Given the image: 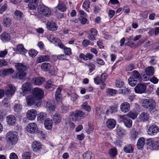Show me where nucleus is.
Masks as SVG:
<instances>
[{
  "label": "nucleus",
  "mask_w": 159,
  "mask_h": 159,
  "mask_svg": "<svg viewBox=\"0 0 159 159\" xmlns=\"http://www.w3.org/2000/svg\"><path fill=\"white\" fill-rule=\"evenodd\" d=\"M50 57L48 55H41L39 57L37 60L38 63H41L43 61H48Z\"/></svg>",
  "instance_id": "obj_25"
},
{
  "label": "nucleus",
  "mask_w": 159,
  "mask_h": 159,
  "mask_svg": "<svg viewBox=\"0 0 159 159\" xmlns=\"http://www.w3.org/2000/svg\"><path fill=\"white\" fill-rule=\"evenodd\" d=\"M78 97V95L76 93H72L71 94V99L73 101L76 100Z\"/></svg>",
  "instance_id": "obj_57"
},
{
  "label": "nucleus",
  "mask_w": 159,
  "mask_h": 159,
  "mask_svg": "<svg viewBox=\"0 0 159 159\" xmlns=\"http://www.w3.org/2000/svg\"><path fill=\"white\" fill-rule=\"evenodd\" d=\"M11 24V21L8 18H5L3 20V24L6 27H9Z\"/></svg>",
  "instance_id": "obj_41"
},
{
  "label": "nucleus",
  "mask_w": 159,
  "mask_h": 159,
  "mask_svg": "<svg viewBox=\"0 0 159 159\" xmlns=\"http://www.w3.org/2000/svg\"><path fill=\"white\" fill-rule=\"evenodd\" d=\"M116 149L115 148L111 149L109 152L110 155L112 157H114L117 154Z\"/></svg>",
  "instance_id": "obj_48"
},
{
  "label": "nucleus",
  "mask_w": 159,
  "mask_h": 159,
  "mask_svg": "<svg viewBox=\"0 0 159 159\" xmlns=\"http://www.w3.org/2000/svg\"><path fill=\"white\" fill-rule=\"evenodd\" d=\"M32 88L31 84L29 82H26L22 86V89L24 92L30 90Z\"/></svg>",
  "instance_id": "obj_29"
},
{
  "label": "nucleus",
  "mask_w": 159,
  "mask_h": 159,
  "mask_svg": "<svg viewBox=\"0 0 159 159\" xmlns=\"http://www.w3.org/2000/svg\"><path fill=\"white\" fill-rule=\"evenodd\" d=\"M118 119L120 122H122L127 128H130L132 126V121L129 118L127 117L125 115H119Z\"/></svg>",
  "instance_id": "obj_6"
},
{
  "label": "nucleus",
  "mask_w": 159,
  "mask_h": 159,
  "mask_svg": "<svg viewBox=\"0 0 159 159\" xmlns=\"http://www.w3.org/2000/svg\"><path fill=\"white\" fill-rule=\"evenodd\" d=\"M32 147L34 151L37 152L41 148V145L39 143L35 141L33 142Z\"/></svg>",
  "instance_id": "obj_27"
},
{
  "label": "nucleus",
  "mask_w": 159,
  "mask_h": 159,
  "mask_svg": "<svg viewBox=\"0 0 159 159\" xmlns=\"http://www.w3.org/2000/svg\"><path fill=\"white\" fill-rule=\"evenodd\" d=\"M116 90L111 89H108L107 90V93L111 96L115 95L116 93Z\"/></svg>",
  "instance_id": "obj_52"
},
{
  "label": "nucleus",
  "mask_w": 159,
  "mask_h": 159,
  "mask_svg": "<svg viewBox=\"0 0 159 159\" xmlns=\"http://www.w3.org/2000/svg\"><path fill=\"white\" fill-rule=\"evenodd\" d=\"M22 159H31V156L29 152H25L23 153L22 155Z\"/></svg>",
  "instance_id": "obj_50"
},
{
  "label": "nucleus",
  "mask_w": 159,
  "mask_h": 159,
  "mask_svg": "<svg viewBox=\"0 0 159 159\" xmlns=\"http://www.w3.org/2000/svg\"><path fill=\"white\" fill-rule=\"evenodd\" d=\"M37 53V51L34 49H31L29 52V55L32 57L36 56Z\"/></svg>",
  "instance_id": "obj_55"
},
{
  "label": "nucleus",
  "mask_w": 159,
  "mask_h": 159,
  "mask_svg": "<svg viewBox=\"0 0 159 159\" xmlns=\"http://www.w3.org/2000/svg\"><path fill=\"white\" fill-rule=\"evenodd\" d=\"M129 77L133 78L135 80L140 79L141 78V76L140 74L136 70L133 71V74Z\"/></svg>",
  "instance_id": "obj_36"
},
{
  "label": "nucleus",
  "mask_w": 159,
  "mask_h": 159,
  "mask_svg": "<svg viewBox=\"0 0 159 159\" xmlns=\"http://www.w3.org/2000/svg\"><path fill=\"white\" fill-rule=\"evenodd\" d=\"M37 115V112L34 109L28 110L26 113L27 118L31 120H34L35 118Z\"/></svg>",
  "instance_id": "obj_12"
},
{
  "label": "nucleus",
  "mask_w": 159,
  "mask_h": 159,
  "mask_svg": "<svg viewBox=\"0 0 159 159\" xmlns=\"http://www.w3.org/2000/svg\"><path fill=\"white\" fill-rule=\"evenodd\" d=\"M8 88L6 91V94L8 96H12L13 95L15 92V87L11 84H8Z\"/></svg>",
  "instance_id": "obj_16"
},
{
  "label": "nucleus",
  "mask_w": 159,
  "mask_h": 159,
  "mask_svg": "<svg viewBox=\"0 0 159 159\" xmlns=\"http://www.w3.org/2000/svg\"><path fill=\"white\" fill-rule=\"evenodd\" d=\"M64 49L66 55H70L71 54V49L70 48L65 47Z\"/></svg>",
  "instance_id": "obj_58"
},
{
  "label": "nucleus",
  "mask_w": 159,
  "mask_h": 159,
  "mask_svg": "<svg viewBox=\"0 0 159 159\" xmlns=\"http://www.w3.org/2000/svg\"><path fill=\"white\" fill-rule=\"evenodd\" d=\"M56 7L59 11L62 12L65 11L66 9L65 5L62 3H59Z\"/></svg>",
  "instance_id": "obj_34"
},
{
  "label": "nucleus",
  "mask_w": 159,
  "mask_h": 159,
  "mask_svg": "<svg viewBox=\"0 0 159 159\" xmlns=\"http://www.w3.org/2000/svg\"><path fill=\"white\" fill-rule=\"evenodd\" d=\"M44 124L45 128L48 129H49L52 127V120L47 119L45 120Z\"/></svg>",
  "instance_id": "obj_31"
},
{
  "label": "nucleus",
  "mask_w": 159,
  "mask_h": 159,
  "mask_svg": "<svg viewBox=\"0 0 159 159\" xmlns=\"http://www.w3.org/2000/svg\"><path fill=\"white\" fill-rule=\"evenodd\" d=\"M46 107L48 109L51 111H54L55 108V107L54 105H52L50 102H47Z\"/></svg>",
  "instance_id": "obj_45"
},
{
  "label": "nucleus",
  "mask_w": 159,
  "mask_h": 159,
  "mask_svg": "<svg viewBox=\"0 0 159 159\" xmlns=\"http://www.w3.org/2000/svg\"><path fill=\"white\" fill-rule=\"evenodd\" d=\"M51 66L48 63H44L41 66V69L44 71H48L51 68Z\"/></svg>",
  "instance_id": "obj_35"
},
{
  "label": "nucleus",
  "mask_w": 159,
  "mask_h": 159,
  "mask_svg": "<svg viewBox=\"0 0 159 159\" xmlns=\"http://www.w3.org/2000/svg\"><path fill=\"white\" fill-rule=\"evenodd\" d=\"M46 25L48 29L50 31H56L58 28L57 24L53 21L48 22Z\"/></svg>",
  "instance_id": "obj_17"
},
{
  "label": "nucleus",
  "mask_w": 159,
  "mask_h": 159,
  "mask_svg": "<svg viewBox=\"0 0 159 159\" xmlns=\"http://www.w3.org/2000/svg\"><path fill=\"white\" fill-rule=\"evenodd\" d=\"M88 66L89 68V70L90 72H91L95 69V65L92 63L89 64L88 65Z\"/></svg>",
  "instance_id": "obj_62"
},
{
  "label": "nucleus",
  "mask_w": 159,
  "mask_h": 159,
  "mask_svg": "<svg viewBox=\"0 0 159 159\" xmlns=\"http://www.w3.org/2000/svg\"><path fill=\"white\" fill-rule=\"evenodd\" d=\"M96 114L98 116L101 117L103 114V112H102L101 109L99 107H97L96 108Z\"/></svg>",
  "instance_id": "obj_54"
},
{
  "label": "nucleus",
  "mask_w": 159,
  "mask_h": 159,
  "mask_svg": "<svg viewBox=\"0 0 159 159\" xmlns=\"http://www.w3.org/2000/svg\"><path fill=\"white\" fill-rule=\"evenodd\" d=\"M156 57H150L151 60L149 61V63L151 65H154L156 64L157 62V61L156 59Z\"/></svg>",
  "instance_id": "obj_56"
},
{
  "label": "nucleus",
  "mask_w": 159,
  "mask_h": 159,
  "mask_svg": "<svg viewBox=\"0 0 159 159\" xmlns=\"http://www.w3.org/2000/svg\"><path fill=\"white\" fill-rule=\"evenodd\" d=\"M15 18L20 20L23 16L22 13L18 10L14 12Z\"/></svg>",
  "instance_id": "obj_40"
},
{
  "label": "nucleus",
  "mask_w": 159,
  "mask_h": 159,
  "mask_svg": "<svg viewBox=\"0 0 159 159\" xmlns=\"http://www.w3.org/2000/svg\"><path fill=\"white\" fill-rule=\"evenodd\" d=\"M145 139L143 137L140 138L138 140L137 146L139 149L142 148L145 144Z\"/></svg>",
  "instance_id": "obj_26"
},
{
  "label": "nucleus",
  "mask_w": 159,
  "mask_h": 159,
  "mask_svg": "<svg viewBox=\"0 0 159 159\" xmlns=\"http://www.w3.org/2000/svg\"><path fill=\"white\" fill-rule=\"evenodd\" d=\"M7 65V62L4 59L0 60V67L5 66Z\"/></svg>",
  "instance_id": "obj_59"
},
{
  "label": "nucleus",
  "mask_w": 159,
  "mask_h": 159,
  "mask_svg": "<svg viewBox=\"0 0 159 159\" xmlns=\"http://www.w3.org/2000/svg\"><path fill=\"white\" fill-rule=\"evenodd\" d=\"M116 124V121L113 119H109L106 122L107 127L110 129L113 128Z\"/></svg>",
  "instance_id": "obj_22"
},
{
  "label": "nucleus",
  "mask_w": 159,
  "mask_h": 159,
  "mask_svg": "<svg viewBox=\"0 0 159 159\" xmlns=\"http://www.w3.org/2000/svg\"><path fill=\"white\" fill-rule=\"evenodd\" d=\"M10 159H18L16 154L14 152L11 153L9 156Z\"/></svg>",
  "instance_id": "obj_64"
},
{
  "label": "nucleus",
  "mask_w": 159,
  "mask_h": 159,
  "mask_svg": "<svg viewBox=\"0 0 159 159\" xmlns=\"http://www.w3.org/2000/svg\"><path fill=\"white\" fill-rule=\"evenodd\" d=\"M45 78L43 77H38L33 78L31 81L32 83L36 85H40L45 81Z\"/></svg>",
  "instance_id": "obj_18"
},
{
  "label": "nucleus",
  "mask_w": 159,
  "mask_h": 159,
  "mask_svg": "<svg viewBox=\"0 0 159 159\" xmlns=\"http://www.w3.org/2000/svg\"><path fill=\"white\" fill-rule=\"evenodd\" d=\"M61 87H58L55 93V98L57 103L60 105L62 104V95L61 94Z\"/></svg>",
  "instance_id": "obj_13"
},
{
  "label": "nucleus",
  "mask_w": 159,
  "mask_h": 159,
  "mask_svg": "<svg viewBox=\"0 0 159 159\" xmlns=\"http://www.w3.org/2000/svg\"><path fill=\"white\" fill-rule=\"evenodd\" d=\"M7 121L10 125H14L16 123L15 117L12 115H9L7 117Z\"/></svg>",
  "instance_id": "obj_20"
},
{
  "label": "nucleus",
  "mask_w": 159,
  "mask_h": 159,
  "mask_svg": "<svg viewBox=\"0 0 159 159\" xmlns=\"http://www.w3.org/2000/svg\"><path fill=\"white\" fill-rule=\"evenodd\" d=\"M14 72V70L12 68L1 70H0V76L2 77H5L9 75L13 74Z\"/></svg>",
  "instance_id": "obj_15"
},
{
  "label": "nucleus",
  "mask_w": 159,
  "mask_h": 159,
  "mask_svg": "<svg viewBox=\"0 0 159 159\" xmlns=\"http://www.w3.org/2000/svg\"><path fill=\"white\" fill-rule=\"evenodd\" d=\"M154 67L152 66L148 67L146 69L147 74L149 76L152 75L154 73Z\"/></svg>",
  "instance_id": "obj_33"
},
{
  "label": "nucleus",
  "mask_w": 159,
  "mask_h": 159,
  "mask_svg": "<svg viewBox=\"0 0 159 159\" xmlns=\"http://www.w3.org/2000/svg\"><path fill=\"white\" fill-rule=\"evenodd\" d=\"M143 106L145 109H148L152 115H155L157 112V110L156 107V103L152 99L148 98L143 99Z\"/></svg>",
  "instance_id": "obj_2"
},
{
  "label": "nucleus",
  "mask_w": 159,
  "mask_h": 159,
  "mask_svg": "<svg viewBox=\"0 0 159 159\" xmlns=\"http://www.w3.org/2000/svg\"><path fill=\"white\" fill-rule=\"evenodd\" d=\"M18 136L15 132L10 131L7 134L6 139L7 143L11 145L16 144L18 140Z\"/></svg>",
  "instance_id": "obj_3"
},
{
  "label": "nucleus",
  "mask_w": 159,
  "mask_h": 159,
  "mask_svg": "<svg viewBox=\"0 0 159 159\" xmlns=\"http://www.w3.org/2000/svg\"><path fill=\"white\" fill-rule=\"evenodd\" d=\"M26 129L30 133L33 134L36 132L38 130L36 124L34 123H30L27 125Z\"/></svg>",
  "instance_id": "obj_11"
},
{
  "label": "nucleus",
  "mask_w": 159,
  "mask_h": 159,
  "mask_svg": "<svg viewBox=\"0 0 159 159\" xmlns=\"http://www.w3.org/2000/svg\"><path fill=\"white\" fill-rule=\"evenodd\" d=\"M117 108L115 107H112L111 108L107 111V112H110L111 113L115 112L116 111Z\"/></svg>",
  "instance_id": "obj_61"
},
{
  "label": "nucleus",
  "mask_w": 159,
  "mask_h": 159,
  "mask_svg": "<svg viewBox=\"0 0 159 159\" xmlns=\"http://www.w3.org/2000/svg\"><path fill=\"white\" fill-rule=\"evenodd\" d=\"M22 109V106L20 104H16L14 106V110L16 112H20L21 111Z\"/></svg>",
  "instance_id": "obj_46"
},
{
  "label": "nucleus",
  "mask_w": 159,
  "mask_h": 159,
  "mask_svg": "<svg viewBox=\"0 0 159 159\" xmlns=\"http://www.w3.org/2000/svg\"><path fill=\"white\" fill-rule=\"evenodd\" d=\"M139 118L140 120L142 122L148 121L149 118V115L147 112H143L140 114Z\"/></svg>",
  "instance_id": "obj_19"
},
{
  "label": "nucleus",
  "mask_w": 159,
  "mask_h": 159,
  "mask_svg": "<svg viewBox=\"0 0 159 159\" xmlns=\"http://www.w3.org/2000/svg\"><path fill=\"white\" fill-rule=\"evenodd\" d=\"M54 86L53 82L49 80L46 83L45 88L46 89H51L54 88Z\"/></svg>",
  "instance_id": "obj_38"
},
{
  "label": "nucleus",
  "mask_w": 159,
  "mask_h": 159,
  "mask_svg": "<svg viewBox=\"0 0 159 159\" xmlns=\"http://www.w3.org/2000/svg\"><path fill=\"white\" fill-rule=\"evenodd\" d=\"M16 49L17 51L20 52H23L24 53H25L27 52V51L25 49L22 44L18 45Z\"/></svg>",
  "instance_id": "obj_44"
},
{
  "label": "nucleus",
  "mask_w": 159,
  "mask_h": 159,
  "mask_svg": "<svg viewBox=\"0 0 159 159\" xmlns=\"http://www.w3.org/2000/svg\"><path fill=\"white\" fill-rule=\"evenodd\" d=\"M34 97L37 99L40 100L44 95V91L41 89L39 88H34L33 90Z\"/></svg>",
  "instance_id": "obj_8"
},
{
  "label": "nucleus",
  "mask_w": 159,
  "mask_h": 159,
  "mask_svg": "<svg viewBox=\"0 0 159 159\" xmlns=\"http://www.w3.org/2000/svg\"><path fill=\"white\" fill-rule=\"evenodd\" d=\"M82 43L84 47H86L88 45L90 44L91 43V42L89 40L85 39L83 41Z\"/></svg>",
  "instance_id": "obj_63"
},
{
  "label": "nucleus",
  "mask_w": 159,
  "mask_h": 159,
  "mask_svg": "<svg viewBox=\"0 0 159 159\" xmlns=\"http://www.w3.org/2000/svg\"><path fill=\"white\" fill-rule=\"evenodd\" d=\"M125 130L121 127H118L117 129V133L119 136H122L125 134Z\"/></svg>",
  "instance_id": "obj_49"
},
{
  "label": "nucleus",
  "mask_w": 159,
  "mask_h": 159,
  "mask_svg": "<svg viewBox=\"0 0 159 159\" xmlns=\"http://www.w3.org/2000/svg\"><path fill=\"white\" fill-rule=\"evenodd\" d=\"M128 116L133 119H135L137 117L138 113L136 111H130L127 114Z\"/></svg>",
  "instance_id": "obj_43"
},
{
  "label": "nucleus",
  "mask_w": 159,
  "mask_h": 159,
  "mask_svg": "<svg viewBox=\"0 0 159 159\" xmlns=\"http://www.w3.org/2000/svg\"><path fill=\"white\" fill-rule=\"evenodd\" d=\"M90 1L89 0H85L83 3V7L84 9L87 10L89 7Z\"/></svg>",
  "instance_id": "obj_53"
},
{
  "label": "nucleus",
  "mask_w": 159,
  "mask_h": 159,
  "mask_svg": "<svg viewBox=\"0 0 159 159\" xmlns=\"http://www.w3.org/2000/svg\"><path fill=\"white\" fill-rule=\"evenodd\" d=\"M148 148L150 150H159V141H156L151 139L147 140Z\"/></svg>",
  "instance_id": "obj_7"
},
{
  "label": "nucleus",
  "mask_w": 159,
  "mask_h": 159,
  "mask_svg": "<svg viewBox=\"0 0 159 159\" xmlns=\"http://www.w3.org/2000/svg\"><path fill=\"white\" fill-rule=\"evenodd\" d=\"M38 4V0H30L28 4V8L31 10L35 9Z\"/></svg>",
  "instance_id": "obj_23"
},
{
  "label": "nucleus",
  "mask_w": 159,
  "mask_h": 159,
  "mask_svg": "<svg viewBox=\"0 0 159 159\" xmlns=\"http://www.w3.org/2000/svg\"><path fill=\"white\" fill-rule=\"evenodd\" d=\"M32 95H29L26 97V102L29 106L34 105L35 108L40 106L41 104V101L36 100Z\"/></svg>",
  "instance_id": "obj_5"
},
{
  "label": "nucleus",
  "mask_w": 159,
  "mask_h": 159,
  "mask_svg": "<svg viewBox=\"0 0 159 159\" xmlns=\"http://www.w3.org/2000/svg\"><path fill=\"white\" fill-rule=\"evenodd\" d=\"M147 88L146 85L143 83L138 84L134 88L135 93L141 94L145 92Z\"/></svg>",
  "instance_id": "obj_10"
},
{
  "label": "nucleus",
  "mask_w": 159,
  "mask_h": 159,
  "mask_svg": "<svg viewBox=\"0 0 159 159\" xmlns=\"http://www.w3.org/2000/svg\"><path fill=\"white\" fill-rule=\"evenodd\" d=\"M70 116L72 117V120L74 121L78 120L79 117L76 111L70 112Z\"/></svg>",
  "instance_id": "obj_47"
},
{
  "label": "nucleus",
  "mask_w": 159,
  "mask_h": 159,
  "mask_svg": "<svg viewBox=\"0 0 159 159\" xmlns=\"http://www.w3.org/2000/svg\"><path fill=\"white\" fill-rule=\"evenodd\" d=\"M124 84V82L120 80H116L115 85L117 88H121Z\"/></svg>",
  "instance_id": "obj_51"
},
{
  "label": "nucleus",
  "mask_w": 159,
  "mask_h": 159,
  "mask_svg": "<svg viewBox=\"0 0 159 159\" xmlns=\"http://www.w3.org/2000/svg\"><path fill=\"white\" fill-rule=\"evenodd\" d=\"M93 155V154L91 152L87 151L83 155V157L84 159H91Z\"/></svg>",
  "instance_id": "obj_39"
},
{
  "label": "nucleus",
  "mask_w": 159,
  "mask_h": 159,
  "mask_svg": "<svg viewBox=\"0 0 159 159\" xmlns=\"http://www.w3.org/2000/svg\"><path fill=\"white\" fill-rule=\"evenodd\" d=\"M123 149L126 153H131L133 152L134 148L131 144H128L125 145Z\"/></svg>",
  "instance_id": "obj_30"
},
{
  "label": "nucleus",
  "mask_w": 159,
  "mask_h": 159,
  "mask_svg": "<svg viewBox=\"0 0 159 159\" xmlns=\"http://www.w3.org/2000/svg\"><path fill=\"white\" fill-rule=\"evenodd\" d=\"M1 40L3 42L8 41L11 39L10 34L7 32H3L0 35Z\"/></svg>",
  "instance_id": "obj_21"
},
{
  "label": "nucleus",
  "mask_w": 159,
  "mask_h": 159,
  "mask_svg": "<svg viewBox=\"0 0 159 159\" xmlns=\"http://www.w3.org/2000/svg\"><path fill=\"white\" fill-rule=\"evenodd\" d=\"M120 111L124 113L129 111L130 109V104L127 102L122 103L120 107Z\"/></svg>",
  "instance_id": "obj_14"
},
{
  "label": "nucleus",
  "mask_w": 159,
  "mask_h": 159,
  "mask_svg": "<svg viewBox=\"0 0 159 159\" xmlns=\"http://www.w3.org/2000/svg\"><path fill=\"white\" fill-rule=\"evenodd\" d=\"M159 127L155 125H149L148 126L147 133L150 135H154L159 131Z\"/></svg>",
  "instance_id": "obj_9"
},
{
  "label": "nucleus",
  "mask_w": 159,
  "mask_h": 159,
  "mask_svg": "<svg viewBox=\"0 0 159 159\" xmlns=\"http://www.w3.org/2000/svg\"><path fill=\"white\" fill-rule=\"evenodd\" d=\"M129 84L131 86L134 87L138 82L137 80L134 79L133 78L129 77L128 80Z\"/></svg>",
  "instance_id": "obj_42"
},
{
  "label": "nucleus",
  "mask_w": 159,
  "mask_h": 159,
  "mask_svg": "<svg viewBox=\"0 0 159 159\" xmlns=\"http://www.w3.org/2000/svg\"><path fill=\"white\" fill-rule=\"evenodd\" d=\"M46 117V114L44 112H41L38 115V120L40 122H42L44 119H45Z\"/></svg>",
  "instance_id": "obj_37"
},
{
  "label": "nucleus",
  "mask_w": 159,
  "mask_h": 159,
  "mask_svg": "<svg viewBox=\"0 0 159 159\" xmlns=\"http://www.w3.org/2000/svg\"><path fill=\"white\" fill-rule=\"evenodd\" d=\"M129 90L128 88H124L121 90V93L123 94H128L130 93Z\"/></svg>",
  "instance_id": "obj_60"
},
{
  "label": "nucleus",
  "mask_w": 159,
  "mask_h": 159,
  "mask_svg": "<svg viewBox=\"0 0 159 159\" xmlns=\"http://www.w3.org/2000/svg\"><path fill=\"white\" fill-rule=\"evenodd\" d=\"M107 75L106 73H104L101 75L100 80L101 81L102 83V85L100 86L101 89H103L105 87L106 85L104 82L107 79Z\"/></svg>",
  "instance_id": "obj_28"
},
{
  "label": "nucleus",
  "mask_w": 159,
  "mask_h": 159,
  "mask_svg": "<svg viewBox=\"0 0 159 159\" xmlns=\"http://www.w3.org/2000/svg\"><path fill=\"white\" fill-rule=\"evenodd\" d=\"M15 66L18 72L14 74V76H13L12 78L19 79L25 78L26 76V73L25 71L29 68V66L21 63H15Z\"/></svg>",
  "instance_id": "obj_1"
},
{
  "label": "nucleus",
  "mask_w": 159,
  "mask_h": 159,
  "mask_svg": "<svg viewBox=\"0 0 159 159\" xmlns=\"http://www.w3.org/2000/svg\"><path fill=\"white\" fill-rule=\"evenodd\" d=\"M38 11L39 14L45 17H49L51 14V10L48 7L43 4L39 5Z\"/></svg>",
  "instance_id": "obj_4"
},
{
  "label": "nucleus",
  "mask_w": 159,
  "mask_h": 159,
  "mask_svg": "<svg viewBox=\"0 0 159 159\" xmlns=\"http://www.w3.org/2000/svg\"><path fill=\"white\" fill-rule=\"evenodd\" d=\"M138 133L134 129H131L130 132V138L133 140H134L138 137Z\"/></svg>",
  "instance_id": "obj_24"
},
{
  "label": "nucleus",
  "mask_w": 159,
  "mask_h": 159,
  "mask_svg": "<svg viewBox=\"0 0 159 159\" xmlns=\"http://www.w3.org/2000/svg\"><path fill=\"white\" fill-rule=\"evenodd\" d=\"M53 119L55 124L60 123L61 120L60 116L58 114L55 113L53 116Z\"/></svg>",
  "instance_id": "obj_32"
}]
</instances>
